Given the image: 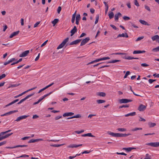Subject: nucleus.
<instances>
[{"instance_id": "obj_1", "label": "nucleus", "mask_w": 159, "mask_h": 159, "mask_svg": "<svg viewBox=\"0 0 159 159\" xmlns=\"http://www.w3.org/2000/svg\"><path fill=\"white\" fill-rule=\"evenodd\" d=\"M108 133L112 136L113 137H125L126 136H128L131 135L130 134H120V133H115L111 132L108 131Z\"/></svg>"}, {"instance_id": "obj_2", "label": "nucleus", "mask_w": 159, "mask_h": 159, "mask_svg": "<svg viewBox=\"0 0 159 159\" xmlns=\"http://www.w3.org/2000/svg\"><path fill=\"white\" fill-rule=\"evenodd\" d=\"M11 131V130H9L5 132H2L0 133V141H1L5 139H6L9 136L13 134V133H11L10 134H8L4 136H2L4 134L10 132Z\"/></svg>"}, {"instance_id": "obj_3", "label": "nucleus", "mask_w": 159, "mask_h": 159, "mask_svg": "<svg viewBox=\"0 0 159 159\" xmlns=\"http://www.w3.org/2000/svg\"><path fill=\"white\" fill-rule=\"evenodd\" d=\"M69 38H67L64 39L62 42L58 46L57 48V49L62 48L66 44V43L68 41Z\"/></svg>"}, {"instance_id": "obj_4", "label": "nucleus", "mask_w": 159, "mask_h": 159, "mask_svg": "<svg viewBox=\"0 0 159 159\" xmlns=\"http://www.w3.org/2000/svg\"><path fill=\"white\" fill-rule=\"evenodd\" d=\"M126 54V53H121V52H117V53H113L112 54V55H125V56L122 57V58L124 59H127V60H130L132 58H131L130 56H127L125 55Z\"/></svg>"}, {"instance_id": "obj_5", "label": "nucleus", "mask_w": 159, "mask_h": 159, "mask_svg": "<svg viewBox=\"0 0 159 159\" xmlns=\"http://www.w3.org/2000/svg\"><path fill=\"white\" fill-rule=\"evenodd\" d=\"M132 101V100L127 99H122L119 100V102L120 103H126Z\"/></svg>"}, {"instance_id": "obj_6", "label": "nucleus", "mask_w": 159, "mask_h": 159, "mask_svg": "<svg viewBox=\"0 0 159 159\" xmlns=\"http://www.w3.org/2000/svg\"><path fill=\"white\" fill-rule=\"evenodd\" d=\"M90 40L89 37H86L85 39H83L81 41L80 43V46H82L85 45L86 43H87Z\"/></svg>"}, {"instance_id": "obj_7", "label": "nucleus", "mask_w": 159, "mask_h": 159, "mask_svg": "<svg viewBox=\"0 0 159 159\" xmlns=\"http://www.w3.org/2000/svg\"><path fill=\"white\" fill-rule=\"evenodd\" d=\"M29 116L27 115H23L21 116H19L15 120L16 121H20V120L24 119H26V118Z\"/></svg>"}, {"instance_id": "obj_8", "label": "nucleus", "mask_w": 159, "mask_h": 159, "mask_svg": "<svg viewBox=\"0 0 159 159\" xmlns=\"http://www.w3.org/2000/svg\"><path fill=\"white\" fill-rule=\"evenodd\" d=\"M146 106L143 104H140L138 108V110L140 111H144L146 109Z\"/></svg>"}, {"instance_id": "obj_9", "label": "nucleus", "mask_w": 159, "mask_h": 159, "mask_svg": "<svg viewBox=\"0 0 159 159\" xmlns=\"http://www.w3.org/2000/svg\"><path fill=\"white\" fill-rule=\"evenodd\" d=\"M30 51L29 50H26L23 52L21 54H20L19 57H24L27 56L29 53Z\"/></svg>"}, {"instance_id": "obj_10", "label": "nucleus", "mask_w": 159, "mask_h": 159, "mask_svg": "<svg viewBox=\"0 0 159 159\" xmlns=\"http://www.w3.org/2000/svg\"><path fill=\"white\" fill-rule=\"evenodd\" d=\"M81 40H82L81 39H76L74 41L70 43L69 45H74V44H75V45L79 43Z\"/></svg>"}, {"instance_id": "obj_11", "label": "nucleus", "mask_w": 159, "mask_h": 159, "mask_svg": "<svg viewBox=\"0 0 159 159\" xmlns=\"http://www.w3.org/2000/svg\"><path fill=\"white\" fill-rule=\"evenodd\" d=\"M77 31V29L76 26H74L73 28L70 31V36H72Z\"/></svg>"}, {"instance_id": "obj_12", "label": "nucleus", "mask_w": 159, "mask_h": 159, "mask_svg": "<svg viewBox=\"0 0 159 159\" xmlns=\"http://www.w3.org/2000/svg\"><path fill=\"white\" fill-rule=\"evenodd\" d=\"M28 146L27 145H17L16 146H15L12 147H7V148H9V149H12V148H14L18 147H27Z\"/></svg>"}, {"instance_id": "obj_13", "label": "nucleus", "mask_w": 159, "mask_h": 159, "mask_svg": "<svg viewBox=\"0 0 159 159\" xmlns=\"http://www.w3.org/2000/svg\"><path fill=\"white\" fill-rule=\"evenodd\" d=\"M153 41L157 40V41L159 43V36L157 35H156L152 36L151 38Z\"/></svg>"}, {"instance_id": "obj_14", "label": "nucleus", "mask_w": 159, "mask_h": 159, "mask_svg": "<svg viewBox=\"0 0 159 159\" xmlns=\"http://www.w3.org/2000/svg\"><path fill=\"white\" fill-rule=\"evenodd\" d=\"M125 37V38H128L129 36L128 35V34L126 33H125V34L122 33V34H120L118 35L117 36V38H120V37Z\"/></svg>"}, {"instance_id": "obj_15", "label": "nucleus", "mask_w": 159, "mask_h": 159, "mask_svg": "<svg viewBox=\"0 0 159 159\" xmlns=\"http://www.w3.org/2000/svg\"><path fill=\"white\" fill-rule=\"evenodd\" d=\"M19 32L20 31L19 30L16 32H14L10 35L9 37L11 38H13V37L16 36L18 34Z\"/></svg>"}, {"instance_id": "obj_16", "label": "nucleus", "mask_w": 159, "mask_h": 159, "mask_svg": "<svg viewBox=\"0 0 159 159\" xmlns=\"http://www.w3.org/2000/svg\"><path fill=\"white\" fill-rule=\"evenodd\" d=\"M80 19V14H77L76 17L75 23L76 25H78L79 24V21Z\"/></svg>"}, {"instance_id": "obj_17", "label": "nucleus", "mask_w": 159, "mask_h": 159, "mask_svg": "<svg viewBox=\"0 0 159 159\" xmlns=\"http://www.w3.org/2000/svg\"><path fill=\"white\" fill-rule=\"evenodd\" d=\"M74 113L73 112H66L64 113L63 115V116L64 117L67 116H73L74 115Z\"/></svg>"}, {"instance_id": "obj_18", "label": "nucleus", "mask_w": 159, "mask_h": 159, "mask_svg": "<svg viewBox=\"0 0 159 159\" xmlns=\"http://www.w3.org/2000/svg\"><path fill=\"white\" fill-rule=\"evenodd\" d=\"M146 51L144 50H135L133 52V54H139L141 53H145Z\"/></svg>"}, {"instance_id": "obj_19", "label": "nucleus", "mask_w": 159, "mask_h": 159, "mask_svg": "<svg viewBox=\"0 0 159 159\" xmlns=\"http://www.w3.org/2000/svg\"><path fill=\"white\" fill-rule=\"evenodd\" d=\"M136 149L135 148H123L122 149L126 151L127 152H129L131 151L132 150Z\"/></svg>"}, {"instance_id": "obj_20", "label": "nucleus", "mask_w": 159, "mask_h": 159, "mask_svg": "<svg viewBox=\"0 0 159 159\" xmlns=\"http://www.w3.org/2000/svg\"><path fill=\"white\" fill-rule=\"evenodd\" d=\"M139 22L143 25L148 26H149L150 25V24H149L148 22L144 20H139Z\"/></svg>"}, {"instance_id": "obj_21", "label": "nucleus", "mask_w": 159, "mask_h": 159, "mask_svg": "<svg viewBox=\"0 0 159 159\" xmlns=\"http://www.w3.org/2000/svg\"><path fill=\"white\" fill-rule=\"evenodd\" d=\"M146 144L152 147H156V142L148 143Z\"/></svg>"}, {"instance_id": "obj_22", "label": "nucleus", "mask_w": 159, "mask_h": 159, "mask_svg": "<svg viewBox=\"0 0 159 159\" xmlns=\"http://www.w3.org/2000/svg\"><path fill=\"white\" fill-rule=\"evenodd\" d=\"M82 136L86 137V136H89L92 137H94V136L92 135L91 133H89L87 134H84L82 135Z\"/></svg>"}, {"instance_id": "obj_23", "label": "nucleus", "mask_w": 159, "mask_h": 159, "mask_svg": "<svg viewBox=\"0 0 159 159\" xmlns=\"http://www.w3.org/2000/svg\"><path fill=\"white\" fill-rule=\"evenodd\" d=\"M136 112H133L129 113L128 114H126L125 115V117H128L129 116H134L136 115Z\"/></svg>"}, {"instance_id": "obj_24", "label": "nucleus", "mask_w": 159, "mask_h": 159, "mask_svg": "<svg viewBox=\"0 0 159 159\" xmlns=\"http://www.w3.org/2000/svg\"><path fill=\"white\" fill-rule=\"evenodd\" d=\"M106 95V93L104 92H101L97 93V95L101 97H105Z\"/></svg>"}, {"instance_id": "obj_25", "label": "nucleus", "mask_w": 159, "mask_h": 159, "mask_svg": "<svg viewBox=\"0 0 159 159\" xmlns=\"http://www.w3.org/2000/svg\"><path fill=\"white\" fill-rule=\"evenodd\" d=\"M18 111L17 110H14V111H10L8 112H7L6 113V116H7L8 115H11L12 113H15L16 112H17Z\"/></svg>"}, {"instance_id": "obj_26", "label": "nucleus", "mask_w": 159, "mask_h": 159, "mask_svg": "<svg viewBox=\"0 0 159 159\" xmlns=\"http://www.w3.org/2000/svg\"><path fill=\"white\" fill-rule=\"evenodd\" d=\"M59 21V20L58 19H55L53 20L52 21V23L53 24V26H54Z\"/></svg>"}, {"instance_id": "obj_27", "label": "nucleus", "mask_w": 159, "mask_h": 159, "mask_svg": "<svg viewBox=\"0 0 159 159\" xmlns=\"http://www.w3.org/2000/svg\"><path fill=\"white\" fill-rule=\"evenodd\" d=\"M148 125L149 126V127L152 128L153 127L156 125L155 123H152L151 122H149L148 123Z\"/></svg>"}, {"instance_id": "obj_28", "label": "nucleus", "mask_w": 159, "mask_h": 159, "mask_svg": "<svg viewBox=\"0 0 159 159\" xmlns=\"http://www.w3.org/2000/svg\"><path fill=\"white\" fill-rule=\"evenodd\" d=\"M120 60H113L111 61H109L107 62L108 63H114L116 62H120Z\"/></svg>"}, {"instance_id": "obj_29", "label": "nucleus", "mask_w": 159, "mask_h": 159, "mask_svg": "<svg viewBox=\"0 0 159 159\" xmlns=\"http://www.w3.org/2000/svg\"><path fill=\"white\" fill-rule=\"evenodd\" d=\"M152 51L155 52H159V46L156 48H153L152 50Z\"/></svg>"}, {"instance_id": "obj_30", "label": "nucleus", "mask_w": 159, "mask_h": 159, "mask_svg": "<svg viewBox=\"0 0 159 159\" xmlns=\"http://www.w3.org/2000/svg\"><path fill=\"white\" fill-rule=\"evenodd\" d=\"M114 16V14L113 12H111L108 14V16L110 19H111L113 18Z\"/></svg>"}, {"instance_id": "obj_31", "label": "nucleus", "mask_w": 159, "mask_h": 159, "mask_svg": "<svg viewBox=\"0 0 159 159\" xmlns=\"http://www.w3.org/2000/svg\"><path fill=\"white\" fill-rule=\"evenodd\" d=\"M96 101H97V102L98 104L102 103L105 102V100H101V99L97 100Z\"/></svg>"}, {"instance_id": "obj_32", "label": "nucleus", "mask_w": 159, "mask_h": 159, "mask_svg": "<svg viewBox=\"0 0 159 159\" xmlns=\"http://www.w3.org/2000/svg\"><path fill=\"white\" fill-rule=\"evenodd\" d=\"M26 93V92H24L22 93H21L17 95H16V96H15L14 98H18L21 96H22V95H23V94H25V93Z\"/></svg>"}, {"instance_id": "obj_33", "label": "nucleus", "mask_w": 159, "mask_h": 159, "mask_svg": "<svg viewBox=\"0 0 159 159\" xmlns=\"http://www.w3.org/2000/svg\"><path fill=\"white\" fill-rule=\"evenodd\" d=\"M38 142V140L36 139H30L29 142V143H35Z\"/></svg>"}, {"instance_id": "obj_34", "label": "nucleus", "mask_w": 159, "mask_h": 159, "mask_svg": "<svg viewBox=\"0 0 159 159\" xmlns=\"http://www.w3.org/2000/svg\"><path fill=\"white\" fill-rule=\"evenodd\" d=\"M142 128H135L131 129V131H136L138 130H142Z\"/></svg>"}, {"instance_id": "obj_35", "label": "nucleus", "mask_w": 159, "mask_h": 159, "mask_svg": "<svg viewBox=\"0 0 159 159\" xmlns=\"http://www.w3.org/2000/svg\"><path fill=\"white\" fill-rule=\"evenodd\" d=\"M64 144H52V145H50V146H52V147H60V146H61L63 145Z\"/></svg>"}, {"instance_id": "obj_36", "label": "nucleus", "mask_w": 159, "mask_h": 159, "mask_svg": "<svg viewBox=\"0 0 159 159\" xmlns=\"http://www.w3.org/2000/svg\"><path fill=\"white\" fill-rule=\"evenodd\" d=\"M67 148H76V144H70L69 145H68L67 146Z\"/></svg>"}, {"instance_id": "obj_37", "label": "nucleus", "mask_w": 159, "mask_h": 159, "mask_svg": "<svg viewBox=\"0 0 159 159\" xmlns=\"http://www.w3.org/2000/svg\"><path fill=\"white\" fill-rule=\"evenodd\" d=\"M99 15H97L96 17V20L95 21V24H96L98 23V20H99Z\"/></svg>"}, {"instance_id": "obj_38", "label": "nucleus", "mask_w": 159, "mask_h": 159, "mask_svg": "<svg viewBox=\"0 0 159 159\" xmlns=\"http://www.w3.org/2000/svg\"><path fill=\"white\" fill-rule=\"evenodd\" d=\"M110 59V58L108 57H103L101 58H100V61H102V60H104L107 59Z\"/></svg>"}, {"instance_id": "obj_39", "label": "nucleus", "mask_w": 159, "mask_h": 159, "mask_svg": "<svg viewBox=\"0 0 159 159\" xmlns=\"http://www.w3.org/2000/svg\"><path fill=\"white\" fill-rule=\"evenodd\" d=\"M117 130L120 131H126V129L125 128H119L117 129Z\"/></svg>"}, {"instance_id": "obj_40", "label": "nucleus", "mask_w": 159, "mask_h": 159, "mask_svg": "<svg viewBox=\"0 0 159 159\" xmlns=\"http://www.w3.org/2000/svg\"><path fill=\"white\" fill-rule=\"evenodd\" d=\"M123 18L125 20H127L130 19V17L126 16H124L123 17Z\"/></svg>"}, {"instance_id": "obj_41", "label": "nucleus", "mask_w": 159, "mask_h": 159, "mask_svg": "<svg viewBox=\"0 0 159 159\" xmlns=\"http://www.w3.org/2000/svg\"><path fill=\"white\" fill-rule=\"evenodd\" d=\"M34 94V93H33L30 94L29 95L26 96L25 98V99L26 100L30 97H31L32 96H33Z\"/></svg>"}, {"instance_id": "obj_42", "label": "nucleus", "mask_w": 159, "mask_h": 159, "mask_svg": "<svg viewBox=\"0 0 159 159\" xmlns=\"http://www.w3.org/2000/svg\"><path fill=\"white\" fill-rule=\"evenodd\" d=\"M52 92H50L49 93L46 94L45 95H44L42 97L43 98H45L46 97H47L49 96L51 94H52Z\"/></svg>"}, {"instance_id": "obj_43", "label": "nucleus", "mask_w": 159, "mask_h": 159, "mask_svg": "<svg viewBox=\"0 0 159 159\" xmlns=\"http://www.w3.org/2000/svg\"><path fill=\"white\" fill-rule=\"evenodd\" d=\"M119 16L116 14L115 15V20L117 22L118 21Z\"/></svg>"}, {"instance_id": "obj_44", "label": "nucleus", "mask_w": 159, "mask_h": 159, "mask_svg": "<svg viewBox=\"0 0 159 159\" xmlns=\"http://www.w3.org/2000/svg\"><path fill=\"white\" fill-rule=\"evenodd\" d=\"M92 151H93V150H90L89 151H84L83 152H82V154H86V153H89L90 152H92Z\"/></svg>"}, {"instance_id": "obj_45", "label": "nucleus", "mask_w": 159, "mask_h": 159, "mask_svg": "<svg viewBox=\"0 0 159 159\" xmlns=\"http://www.w3.org/2000/svg\"><path fill=\"white\" fill-rule=\"evenodd\" d=\"M25 100H26V99H25V98H24L22 99L19 102H18L17 103V104H21V103H22L23 102H24V101H25Z\"/></svg>"}, {"instance_id": "obj_46", "label": "nucleus", "mask_w": 159, "mask_h": 159, "mask_svg": "<svg viewBox=\"0 0 159 159\" xmlns=\"http://www.w3.org/2000/svg\"><path fill=\"white\" fill-rule=\"evenodd\" d=\"M144 38V36H141L138 37L136 40V41L137 42L140 40Z\"/></svg>"}, {"instance_id": "obj_47", "label": "nucleus", "mask_w": 159, "mask_h": 159, "mask_svg": "<svg viewBox=\"0 0 159 159\" xmlns=\"http://www.w3.org/2000/svg\"><path fill=\"white\" fill-rule=\"evenodd\" d=\"M73 118H79L81 117V116L80 114H78L75 116H73Z\"/></svg>"}, {"instance_id": "obj_48", "label": "nucleus", "mask_w": 159, "mask_h": 159, "mask_svg": "<svg viewBox=\"0 0 159 159\" xmlns=\"http://www.w3.org/2000/svg\"><path fill=\"white\" fill-rule=\"evenodd\" d=\"M130 72L129 71H127L124 76V78H126L127 76L130 74Z\"/></svg>"}, {"instance_id": "obj_49", "label": "nucleus", "mask_w": 159, "mask_h": 159, "mask_svg": "<svg viewBox=\"0 0 159 159\" xmlns=\"http://www.w3.org/2000/svg\"><path fill=\"white\" fill-rule=\"evenodd\" d=\"M134 3L135 5L137 6V7H139V5L137 0H134Z\"/></svg>"}, {"instance_id": "obj_50", "label": "nucleus", "mask_w": 159, "mask_h": 159, "mask_svg": "<svg viewBox=\"0 0 159 159\" xmlns=\"http://www.w3.org/2000/svg\"><path fill=\"white\" fill-rule=\"evenodd\" d=\"M110 26L115 30H118V29L114 25L111 24L110 25Z\"/></svg>"}, {"instance_id": "obj_51", "label": "nucleus", "mask_w": 159, "mask_h": 159, "mask_svg": "<svg viewBox=\"0 0 159 159\" xmlns=\"http://www.w3.org/2000/svg\"><path fill=\"white\" fill-rule=\"evenodd\" d=\"M61 7L60 6L58 7V8L57 9V13L58 14H59L60 13V11H61Z\"/></svg>"}, {"instance_id": "obj_52", "label": "nucleus", "mask_w": 159, "mask_h": 159, "mask_svg": "<svg viewBox=\"0 0 159 159\" xmlns=\"http://www.w3.org/2000/svg\"><path fill=\"white\" fill-rule=\"evenodd\" d=\"M6 76V75L5 74H2V75L0 76V80L4 78Z\"/></svg>"}, {"instance_id": "obj_53", "label": "nucleus", "mask_w": 159, "mask_h": 159, "mask_svg": "<svg viewBox=\"0 0 159 159\" xmlns=\"http://www.w3.org/2000/svg\"><path fill=\"white\" fill-rule=\"evenodd\" d=\"M29 157V156L28 155L24 154V155H23L20 157H16V158H19V157Z\"/></svg>"}, {"instance_id": "obj_54", "label": "nucleus", "mask_w": 159, "mask_h": 159, "mask_svg": "<svg viewBox=\"0 0 159 159\" xmlns=\"http://www.w3.org/2000/svg\"><path fill=\"white\" fill-rule=\"evenodd\" d=\"M156 80H152L150 79L148 80V82L150 84H152L153 82L155 81Z\"/></svg>"}, {"instance_id": "obj_55", "label": "nucleus", "mask_w": 159, "mask_h": 159, "mask_svg": "<svg viewBox=\"0 0 159 159\" xmlns=\"http://www.w3.org/2000/svg\"><path fill=\"white\" fill-rule=\"evenodd\" d=\"M37 88V87H34V88H31L30 89L26 91H25V92H26V93L29 91H31V90H33L34 89H36Z\"/></svg>"}, {"instance_id": "obj_56", "label": "nucleus", "mask_w": 159, "mask_h": 159, "mask_svg": "<svg viewBox=\"0 0 159 159\" xmlns=\"http://www.w3.org/2000/svg\"><path fill=\"white\" fill-rule=\"evenodd\" d=\"M130 23L131 25V26H133L134 28H138V26H137L134 25L133 23H132L131 22H130Z\"/></svg>"}, {"instance_id": "obj_57", "label": "nucleus", "mask_w": 159, "mask_h": 159, "mask_svg": "<svg viewBox=\"0 0 159 159\" xmlns=\"http://www.w3.org/2000/svg\"><path fill=\"white\" fill-rule=\"evenodd\" d=\"M84 132V130H82L80 131H75V132L77 133L78 134H80Z\"/></svg>"}, {"instance_id": "obj_58", "label": "nucleus", "mask_w": 159, "mask_h": 159, "mask_svg": "<svg viewBox=\"0 0 159 159\" xmlns=\"http://www.w3.org/2000/svg\"><path fill=\"white\" fill-rule=\"evenodd\" d=\"M116 153L118 155H123L126 156L127 155V154L124 153V152H121V153H119V152H116Z\"/></svg>"}, {"instance_id": "obj_59", "label": "nucleus", "mask_w": 159, "mask_h": 159, "mask_svg": "<svg viewBox=\"0 0 159 159\" xmlns=\"http://www.w3.org/2000/svg\"><path fill=\"white\" fill-rule=\"evenodd\" d=\"M145 8L147 9L148 11H151V10L150 8V7L148 6L145 5Z\"/></svg>"}, {"instance_id": "obj_60", "label": "nucleus", "mask_w": 159, "mask_h": 159, "mask_svg": "<svg viewBox=\"0 0 159 159\" xmlns=\"http://www.w3.org/2000/svg\"><path fill=\"white\" fill-rule=\"evenodd\" d=\"M7 143L6 141H4L0 143V146H2L5 144Z\"/></svg>"}, {"instance_id": "obj_61", "label": "nucleus", "mask_w": 159, "mask_h": 159, "mask_svg": "<svg viewBox=\"0 0 159 159\" xmlns=\"http://www.w3.org/2000/svg\"><path fill=\"white\" fill-rule=\"evenodd\" d=\"M48 40H47L45 42H44L42 45H41V47H43V46H44V45H45L46 43H47V42H48Z\"/></svg>"}, {"instance_id": "obj_62", "label": "nucleus", "mask_w": 159, "mask_h": 159, "mask_svg": "<svg viewBox=\"0 0 159 159\" xmlns=\"http://www.w3.org/2000/svg\"><path fill=\"white\" fill-rule=\"evenodd\" d=\"M62 117V116H56L55 119V120H58L59 119L61 118Z\"/></svg>"}, {"instance_id": "obj_63", "label": "nucleus", "mask_w": 159, "mask_h": 159, "mask_svg": "<svg viewBox=\"0 0 159 159\" xmlns=\"http://www.w3.org/2000/svg\"><path fill=\"white\" fill-rule=\"evenodd\" d=\"M141 66H142L146 67V66H148V65L146 63H142L141 64Z\"/></svg>"}, {"instance_id": "obj_64", "label": "nucleus", "mask_w": 159, "mask_h": 159, "mask_svg": "<svg viewBox=\"0 0 159 159\" xmlns=\"http://www.w3.org/2000/svg\"><path fill=\"white\" fill-rule=\"evenodd\" d=\"M39 117V116H38L37 115H35L33 116L32 118L33 119H37Z\"/></svg>"}]
</instances>
